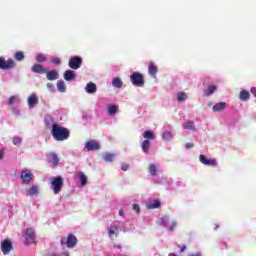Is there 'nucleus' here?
<instances>
[{
    "label": "nucleus",
    "instance_id": "obj_47",
    "mask_svg": "<svg viewBox=\"0 0 256 256\" xmlns=\"http://www.w3.org/2000/svg\"><path fill=\"white\" fill-rule=\"evenodd\" d=\"M185 249H187V246H182L180 249L181 253H183V251H185Z\"/></svg>",
    "mask_w": 256,
    "mask_h": 256
},
{
    "label": "nucleus",
    "instance_id": "obj_41",
    "mask_svg": "<svg viewBox=\"0 0 256 256\" xmlns=\"http://www.w3.org/2000/svg\"><path fill=\"white\" fill-rule=\"evenodd\" d=\"M133 211H135L137 213V215H139V213H141V208L139 207V205L134 204Z\"/></svg>",
    "mask_w": 256,
    "mask_h": 256
},
{
    "label": "nucleus",
    "instance_id": "obj_6",
    "mask_svg": "<svg viewBox=\"0 0 256 256\" xmlns=\"http://www.w3.org/2000/svg\"><path fill=\"white\" fill-rule=\"evenodd\" d=\"M20 179L24 185H31L33 181V173L28 169L23 170L20 174Z\"/></svg>",
    "mask_w": 256,
    "mask_h": 256
},
{
    "label": "nucleus",
    "instance_id": "obj_13",
    "mask_svg": "<svg viewBox=\"0 0 256 256\" xmlns=\"http://www.w3.org/2000/svg\"><path fill=\"white\" fill-rule=\"evenodd\" d=\"M32 73H39L40 75H44V73H47V69L41 64H35L31 68Z\"/></svg>",
    "mask_w": 256,
    "mask_h": 256
},
{
    "label": "nucleus",
    "instance_id": "obj_29",
    "mask_svg": "<svg viewBox=\"0 0 256 256\" xmlns=\"http://www.w3.org/2000/svg\"><path fill=\"white\" fill-rule=\"evenodd\" d=\"M143 137H144V139H146V141L154 140L155 134L153 133V131L147 130L144 132Z\"/></svg>",
    "mask_w": 256,
    "mask_h": 256
},
{
    "label": "nucleus",
    "instance_id": "obj_24",
    "mask_svg": "<svg viewBox=\"0 0 256 256\" xmlns=\"http://www.w3.org/2000/svg\"><path fill=\"white\" fill-rule=\"evenodd\" d=\"M143 153H149V149H151V141L144 140L141 144Z\"/></svg>",
    "mask_w": 256,
    "mask_h": 256
},
{
    "label": "nucleus",
    "instance_id": "obj_48",
    "mask_svg": "<svg viewBox=\"0 0 256 256\" xmlns=\"http://www.w3.org/2000/svg\"><path fill=\"white\" fill-rule=\"evenodd\" d=\"M120 217H123V210H119Z\"/></svg>",
    "mask_w": 256,
    "mask_h": 256
},
{
    "label": "nucleus",
    "instance_id": "obj_44",
    "mask_svg": "<svg viewBox=\"0 0 256 256\" xmlns=\"http://www.w3.org/2000/svg\"><path fill=\"white\" fill-rule=\"evenodd\" d=\"M52 63H54L55 65H59V64L61 63V59H59V58H54V59L52 60Z\"/></svg>",
    "mask_w": 256,
    "mask_h": 256
},
{
    "label": "nucleus",
    "instance_id": "obj_10",
    "mask_svg": "<svg viewBox=\"0 0 256 256\" xmlns=\"http://www.w3.org/2000/svg\"><path fill=\"white\" fill-rule=\"evenodd\" d=\"M11 249H13V244L11 243V240H4L1 243V251L3 255H9V253H11Z\"/></svg>",
    "mask_w": 256,
    "mask_h": 256
},
{
    "label": "nucleus",
    "instance_id": "obj_34",
    "mask_svg": "<svg viewBox=\"0 0 256 256\" xmlns=\"http://www.w3.org/2000/svg\"><path fill=\"white\" fill-rule=\"evenodd\" d=\"M103 159L107 163H111V161H113V159H115V154L106 153V154H104Z\"/></svg>",
    "mask_w": 256,
    "mask_h": 256
},
{
    "label": "nucleus",
    "instance_id": "obj_23",
    "mask_svg": "<svg viewBox=\"0 0 256 256\" xmlns=\"http://www.w3.org/2000/svg\"><path fill=\"white\" fill-rule=\"evenodd\" d=\"M251 94L247 90H242L239 95L240 101H249Z\"/></svg>",
    "mask_w": 256,
    "mask_h": 256
},
{
    "label": "nucleus",
    "instance_id": "obj_7",
    "mask_svg": "<svg viewBox=\"0 0 256 256\" xmlns=\"http://www.w3.org/2000/svg\"><path fill=\"white\" fill-rule=\"evenodd\" d=\"M35 243V230L33 228L26 229L25 244L32 245Z\"/></svg>",
    "mask_w": 256,
    "mask_h": 256
},
{
    "label": "nucleus",
    "instance_id": "obj_31",
    "mask_svg": "<svg viewBox=\"0 0 256 256\" xmlns=\"http://www.w3.org/2000/svg\"><path fill=\"white\" fill-rule=\"evenodd\" d=\"M118 230H119V224H114L112 228L108 229L109 237H113V235H116L117 237V233H115V231H118Z\"/></svg>",
    "mask_w": 256,
    "mask_h": 256
},
{
    "label": "nucleus",
    "instance_id": "obj_36",
    "mask_svg": "<svg viewBox=\"0 0 256 256\" xmlns=\"http://www.w3.org/2000/svg\"><path fill=\"white\" fill-rule=\"evenodd\" d=\"M162 139H164V141H171V139H173V134L169 131H165L162 134Z\"/></svg>",
    "mask_w": 256,
    "mask_h": 256
},
{
    "label": "nucleus",
    "instance_id": "obj_33",
    "mask_svg": "<svg viewBox=\"0 0 256 256\" xmlns=\"http://www.w3.org/2000/svg\"><path fill=\"white\" fill-rule=\"evenodd\" d=\"M119 111V106L116 105H109L108 106V114L115 115Z\"/></svg>",
    "mask_w": 256,
    "mask_h": 256
},
{
    "label": "nucleus",
    "instance_id": "obj_1",
    "mask_svg": "<svg viewBox=\"0 0 256 256\" xmlns=\"http://www.w3.org/2000/svg\"><path fill=\"white\" fill-rule=\"evenodd\" d=\"M51 135L55 141H67L71 137V132L66 127L56 124L51 130Z\"/></svg>",
    "mask_w": 256,
    "mask_h": 256
},
{
    "label": "nucleus",
    "instance_id": "obj_43",
    "mask_svg": "<svg viewBox=\"0 0 256 256\" xmlns=\"http://www.w3.org/2000/svg\"><path fill=\"white\" fill-rule=\"evenodd\" d=\"M195 147V144L193 143H186L185 149H193Z\"/></svg>",
    "mask_w": 256,
    "mask_h": 256
},
{
    "label": "nucleus",
    "instance_id": "obj_22",
    "mask_svg": "<svg viewBox=\"0 0 256 256\" xmlns=\"http://www.w3.org/2000/svg\"><path fill=\"white\" fill-rule=\"evenodd\" d=\"M225 107H227V103L225 102H219L216 103L213 107H212V111L214 112H219V111H223V109H225Z\"/></svg>",
    "mask_w": 256,
    "mask_h": 256
},
{
    "label": "nucleus",
    "instance_id": "obj_26",
    "mask_svg": "<svg viewBox=\"0 0 256 256\" xmlns=\"http://www.w3.org/2000/svg\"><path fill=\"white\" fill-rule=\"evenodd\" d=\"M183 129H189L190 131H195V122L187 121L182 124Z\"/></svg>",
    "mask_w": 256,
    "mask_h": 256
},
{
    "label": "nucleus",
    "instance_id": "obj_19",
    "mask_svg": "<svg viewBox=\"0 0 256 256\" xmlns=\"http://www.w3.org/2000/svg\"><path fill=\"white\" fill-rule=\"evenodd\" d=\"M146 207L148 209H159V207H161V201L153 200V201L147 202Z\"/></svg>",
    "mask_w": 256,
    "mask_h": 256
},
{
    "label": "nucleus",
    "instance_id": "obj_37",
    "mask_svg": "<svg viewBox=\"0 0 256 256\" xmlns=\"http://www.w3.org/2000/svg\"><path fill=\"white\" fill-rule=\"evenodd\" d=\"M157 171H158L157 166H155L154 164H150L149 165V173H150V175H152V176L157 175Z\"/></svg>",
    "mask_w": 256,
    "mask_h": 256
},
{
    "label": "nucleus",
    "instance_id": "obj_5",
    "mask_svg": "<svg viewBox=\"0 0 256 256\" xmlns=\"http://www.w3.org/2000/svg\"><path fill=\"white\" fill-rule=\"evenodd\" d=\"M68 65L70 69H80L81 65H83V58H81L80 56H73L69 59Z\"/></svg>",
    "mask_w": 256,
    "mask_h": 256
},
{
    "label": "nucleus",
    "instance_id": "obj_25",
    "mask_svg": "<svg viewBox=\"0 0 256 256\" xmlns=\"http://www.w3.org/2000/svg\"><path fill=\"white\" fill-rule=\"evenodd\" d=\"M78 177L80 180V186L85 187V185H87V181H88L87 175H85V173H83V172H79Z\"/></svg>",
    "mask_w": 256,
    "mask_h": 256
},
{
    "label": "nucleus",
    "instance_id": "obj_35",
    "mask_svg": "<svg viewBox=\"0 0 256 256\" xmlns=\"http://www.w3.org/2000/svg\"><path fill=\"white\" fill-rule=\"evenodd\" d=\"M177 100L179 101V103H183V101H186L187 100V93H185V92L178 93Z\"/></svg>",
    "mask_w": 256,
    "mask_h": 256
},
{
    "label": "nucleus",
    "instance_id": "obj_40",
    "mask_svg": "<svg viewBox=\"0 0 256 256\" xmlns=\"http://www.w3.org/2000/svg\"><path fill=\"white\" fill-rule=\"evenodd\" d=\"M17 101V96H10L8 99L9 105H13Z\"/></svg>",
    "mask_w": 256,
    "mask_h": 256
},
{
    "label": "nucleus",
    "instance_id": "obj_42",
    "mask_svg": "<svg viewBox=\"0 0 256 256\" xmlns=\"http://www.w3.org/2000/svg\"><path fill=\"white\" fill-rule=\"evenodd\" d=\"M121 169H122V171H128L129 170V164H126V163L122 164Z\"/></svg>",
    "mask_w": 256,
    "mask_h": 256
},
{
    "label": "nucleus",
    "instance_id": "obj_15",
    "mask_svg": "<svg viewBox=\"0 0 256 256\" xmlns=\"http://www.w3.org/2000/svg\"><path fill=\"white\" fill-rule=\"evenodd\" d=\"M158 68L153 61L148 62V73L151 77H157Z\"/></svg>",
    "mask_w": 256,
    "mask_h": 256
},
{
    "label": "nucleus",
    "instance_id": "obj_17",
    "mask_svg": "<svg viewBox=\"0 0 256 256\" xmlns=\"http://www.w3.org/2000/svg\"><path fill=\"white\" fill-rule=\"evenodd\" d=\"M46 77L48 81H56V79H59V73L57 70L46 71Z\"/></svg>",
    "mask_w": 256,
    "mask_h": 256
},
{
    "label": "nucleus",
    "instance_id": "obj_32",
    "mask_svg": "<svg viewBox=\"0 0 256 256\" xmlns=\"http://www.w3.org/2000/svg\"><path fill=\"white\" fill-rule=\"evenodd\" d=\"M14 59L16 61H23L25 59V53L23 51H18L14 54Z\"/></svg>",
    "mask_w": 256,
    "mask_h": 256
},
{
    "label": "nucleus",
    "instance_id": "obj_30",
    "mask_svg": "<svg viewBox=\"0 0 256 256\" xmlns=\"http://www.w3.org/2000/svg\"><path fill=\"white\" fill-rule=\"evenodd\" d=\"M49 157H50V163H53L54 167H57V165H59V156L53 153V154H50Z\"/></svg>",
    "mask_w": 256,
    "mask_h": 256
},
{
    "label": "nucleus",
    "instance_id": "obj_49",
    "mask_svg": "<svg viewBox=\"0 0 256 256\" xmlns=\"http://www.w3.org/2000/svg\"><path fill=\"white\" fill-rule=\"evenodd\" d=\"M61 245H65V240L60 241Z\"/></svg>",
    "mask_w": 256,
    "mask_h": 256
},
{
    "label": "nucleus",
    "instance_id": "obj_21",
    "mask_svg": "<svg viewBox=\"0 0 256 256\" xmlns=\"http://www.w3.org/2000/svg\"><path fill=\"white\" fill-rule=\"evenodd\" d=\"M76 75L75 72H73V70H66L64 72V79L65 81H73V79H75Z\"/></svg>",
    "mask_w": 256,
    "mask_h": 256
},
{
    "label": "nucleus",
    "instance_id": "obj_20",
    "mask_svg": "<svg viewBox=\"0 0 256 256\" xmlns=\"http://www.w3.org/2000/svg\"><path fill=\"white\" fill-rule=\"evenodd\" d=\"M217 91V86L212 85V86H208L207 89L204 90V97H209L211 95H213V93H215Z\"/></svg>",
    "mask_w": 256,
    "mask_h": 256
},
{
    "label": "nucleus",
    "instance_id": "obj_14",
    "mask_svg": "<svg viewBox=\"0 0 256 256\" xmlns=\"http://www.w3.org/2000/svg\"><path fill=\"white\" fill-rule=\"evenodd\" d=\"M37 103H39V97H37V94H31L28 97V107L30 109H33V107H35V105H37Z\"/></svg>",
    "mask_w": 256,
    "mask_h": 256
},
{
    "label": "nucleus",
    "instance_id": "obj_11",
    "mask_svg": "<svg viewBox=\"0 0 256 256\" xmlns=\"http://www.w3.org/2000/svg\"><path fill=\"white\" fill-rule=\"evenodd\" d=\"M200 162L202 163V165H208L210 167H216L217 166V160L215 159H207V156L201 154L199 156Z\"/></svg>",
    "mask_w": 256,
    "mask_h": 256
},
{
    "label": "nucleus",
    "instance_id": "obj_27",
    "mask_svg": "<svg viewBox=\"0 0 256 256\" xmlns=\"http://www.w3.org/2000/svg\"><path fill=\"white\" fill-rule=\"evenodd\" d=\"M113 87H116V89H121L123 87V80H121L119 77H116L112 80Z\"/></svg>",
    "mask_w": 256,
    "mask_h": 256
},
{
    "label": "nucleus",
    "instance_id": "obj_3",
    "mask_svg": "<svg viewBox=\"0 0 256 256\" xmlns=\"http://www.w3.org/2000/svg\"><path fill=\"white\" fill-rule=\"evenodd\" d=\"M51 185L53 187L54 195H59L61 189H63V178L61 176L54 177L51 181Z\"/></svg>",
    "mask_w": 256,
    "mask_h": 256
},
{
    "label": "nucleus",
    "instance_id": "obj_12",
    "mask_svg": "<svg viewBox=\"0 0 256 256\" xmlns=\"http://www.w3.org/2000/svg\"><path fill=\"white\" fill-rule=\"evenodd\" d=\"M77 245V236L74 234H69L66 238V246L68 249H73Z\"/></svg>",
    "mask_w": 256,
    "mask_h": 256
},
{
    "label": "nucleus",
    "instance_id": "obj_9",
    "mask_svg": "<svg viewBox=\"0 0 256 256\" xmlns=\"http://www.w3.org/2000/svg\"><path fill=\"white\" fill-rule=\"evenodd\" d=\"M87 151H99L101 149V144L98 141L90 140L85 143Z\"/></svg>",
    "mask_w": 256,
    "mask_h": 256
},
{
    "label": "nucleus",
    "instance_id": "obj_16",
    "mask_svg": "<svg viewBox=\"0 0 256 256\" xmlns=\"http://www.w3.org/2000/svg\"><path fill=\"white\" fill-rule=\"evenodd\" d=\"M27 197H35V195H39V186L32 185V187L26 190Z\"/></svg>",
    "mask_w": 256,
    "mask_h": 256
},
{
    "label": "nucleus",
    "instance_id": "obj_28",
    "mask_svg": "<svg viewBox=\"0 0 256 256\" xmlns=\"http://www.w3.org/2000/svg\"><path fill=\"white\" fill-rule=\"evenodd\" d=\"M57 89L60 93H65L67 91V86L65 85V81L60 80L57 82Z\"/></svg>",
    "mask_w": 256,
    "mask_h": 256
},
{
    "label": "nucleus",
    "instance_id": "obj_50",
    "mask_svg": "<svg viewBox=\"0 0 256 256\" xmlns=\"http://www.w3.org/2000/svg\"><path fill=\"white\" fill-rule=\"evenodd\" d=\"M190 256H201V254L197 253V254H192Z\"/></svg>",
    "mask_w": 256,
    "mask_h": 256
},
{
    "label": "nucleus",
    "instance_id": "obj_45",
    "mask_svg": "<svg viewBox=\"0 0 256 256\" xmlns=\"http://www.w3.org/2000/svg\"><path fill=\"white\" fill-rule=\"evenodd\" d=\"M3 157H5V150L0 149V161H1V159H3Z\"/></svg>",
    "mask_w": 256,
    "mask_h": 256
},
{
    "label": "nucleus",
    "instance_id": "obj_2",
    "mask_svg": "<svg viewBox=\"0 0 256 256\" xmlns=\"http://www.w3.org/2000/svg\"><path fill=\"white\" fill-rule=\"evenodd\" d=\"M130 80H131L132 85H134V87H143V85H145V80L143 79V74H141L139 72L132 73L130 76Z\"/></svg>",
    "mask_w": 256,
    "mask_h": 256
},
{
    "label": "nucleus",
    "instance_id": "obj_39",
    "mask_svg": "<svg viewBox=\"0 0 256 256\" xmlns=\"http://www.w3.org/2000/svg\"><path fill=\"white\" fill-rule=\"evenodd\" d=\"M12 141L13 145H21V143H23V139H21V137H14Z\"/></svg>",
    "mask_w": 256,
    "mask_h": 256
},
{
    "label": "nucleus",
    "instance_id": "obj_4",
    "mask_svg": "<svg viewBox=\"0 0 256 256\" xmlns=\"http://www.w3.org/2000/svg\"><path fill=\"white\" fill-rule=\"evenodd\" d=\"M16 63L13 59H8L5 60V58L0 57V69H2L3 71H7L9 69H15L16 67Z\"/></svg>",
    "mask_w": 256,
    "mask_h": 256
},
{
    "label": "nucleus",
    "instance_id": "obj_8",
    "mask_svg": "<svg viewBox=\"0 0 256 256\" xmlns=\"http://www.w3.org/2000/svg\"><path fill=\"white\" fill-rule=\"evenodd\" d=\"M44 125H45L46 129H51V131H53V128L56 125H59V123H55V118H53V116L47 114L44 117Z\"/></svg>",
    "mask_w": 256,
    "mask_h": 256
},
{
    "label": "nucleus",
    "instance_id": "obj_38",
    "mask_svg": "<svg viewBox=\"0 0 256 256\" xmlns=\"http://www.w3.org/2000/svg\"><path fill=\"white\" fill-rule=\"evenodd\" d=\"M36 61H37L38 63H43V62H45V61H46L45 55H43V54H38L37 57H36Z\"/></svg>",
    "mask_w": 256,
    "mask_h": 256
},
{
    "label": "nucleus",
    "instance_id": "obj_18",
    "mask_svg": "<svg viewBox=\"0 0 256 256\" xmlns=\"http://www.w3.org/2000/svg\"><path fill=\"white\" fill-rule=\"evenodd\" d=\"M85 91L86 93L93 95V93H97V85H95L93 82H90L86 85Z\"/></svg>",
    "mask_w": 256,
    "mask_h": 256
},
{
    "label": "nucleus",
    "instance_id": "obj_46",
    "mask_svg": "<svg viewBox=\"0 0 256 256\" xmlns=\"http://www.w3.org/2000/svg\"><path fill=\"white\" fill-rule=\"evenodd\" d=\"M250 93H252V95L256 97V88L255 87L251 88Z\"/></svg>",
    "mask_w": 256,
    "mask_h": 256
},
{
    "label": "nucleus",
    "instance_id": "obj_51",
    "mask_svg": "<svg viewBox=\"0 0 256 256\" xmlns=\"http://www.w3.org/2000/svg\"><path fill=\"white\" fill-rule=\"evenodd\" d=\"M214 229L215 230L219 229V225H215Z\"/></svg>",
    "mask_w": 256,
    "mask_h": 256
}]
</instances>
